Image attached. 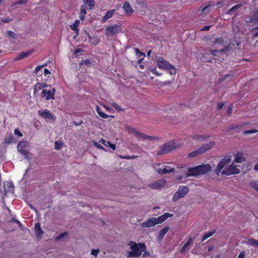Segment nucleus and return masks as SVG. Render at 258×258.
Returning <instances> with one entry per match:
<instances>
[{
  "mask_svg": "<svg viewBox=\"0 0 258 258\" xmlns=\"http://www.w3.org/2000/svg\"><path fill=\"white\" fill-rule=\"evenodd\" d=\"M169 227L165 226L162 229H161L158 234V239H162L165 236V235L167 233L169 230Z\"/></svg>",
  "mask_w": 258,
  "mask_h": 258,
  "instance_id": "bb28decb",
  "label": "nucleus"
},
{
  "mask_svg": "<svg viewBox=\"0 0 258 258\" xmlns=\"http://www.w3.org/2000/svg\"><path fill=\"white\" fill-rule=\"evenodd\" d=\"M33 51V50H30L27 51L21 52L15 59V60H18L23 59L28 57L29 55H30L32 52Z\"/></svg>",
  "mask_w": 258,
  "mask_h": 258,
  "instance_id": "6ab92c4d",
  "label": "nucleus"
},
{
  "mask_svg": "<svg viewBox=\"0 0 258 258\" xmlns=\"http://www.w3.org/2000/svg\"><path fill=\"white\" fill-rule=\"evenodd\" d=\"M157 172L159 174H161V175H162V174H164V173H163V169L162 168H158L157 169Z\"/></svg>",
  "mask_w": 258,
  "mask_h": 258,
  "instance_id": "69168bd1",
  "label": "nucleus"
},
{
  "mask_svg": "<svg viewBox=\"0 0 258 258\" xmlns=\"http://www.w3.org/2000/svg\"><path fill=\"white\" fill-rule=\"evenodd\" d=\"M79 24H80L79 20H76L75 21V22H74L73 24L70 25L71 29L72 30H73L74 31H75L76 33V34H77L76 36L74 37V39L76 38V37H77V36H78V35L79 34V29L78 28V27Z\"/></svg>",
  "mask_w": 258,
  "mask_h": 258,
  "instance_id": "4be33fe9",
  "label": "nucleus"
},
{
  "mask_svg": "<svg viewBox=\"0 0 258 258\" xmlns=\"http://www.w3.org/2000/svg\"><path fill=\"white\" fill-rule=\"evenodd\" d=\"M12 220L14 221L15 223H17L19 225H21V223L17 219H13Z\"/></svg>",
  "mask_w": 258,
  "mask_h": 258,
  "instance_id": "774afa93",
  "label": "nucleus"
},
{
  "mask_svg": "<svg viewBox=\"0 0 258 258\" xmlns=\"http://www.w3.org/2000/svg\"><path fill=\"white\" fill-rule=\"evenodd\" d=\"M215 145L214 141L210 142L208 143L203 144L202 146L199 147L197 150L190 152L188 154V157L190 158L196 157L199 155H201L206 152L207 151L212 149Z\"/></svg>",
  "mask_w": 258,
  "mask_h": 258,
  "instance_id": "7ed1b4c3",
  "label": "nucleus"
},
{
  "mask_svg": "<svg viewBox=\"0 0 258 258\" xmlns=\"http://www.w3.org/2000/svg\"><path fill=\"white\" fill-rule=\"evenodd\" d=\"M201 175L205 174L211 170V166L209 164H203L199 165Z\"/></svg>",
  "mask_w": 258,
  "mask_h": 258,
  "instance_id": "2eb2a0df",
  "label": "nucleus"
},
{
  "mask_svg": "<svg viewBox=\"0 0 258 258\" xmlns=\"http://www.w3.org/2000/svg\"><path fill=\"white\" fill-rule=\"evenodd\" d=\"M46 66V64H43V65H41V66H37L35 69V71H34V72L35 74H37L39 71L44 67Z\"/></svg>",
  "mask_w": 258,
  "mask_h": 258,
  "instance_id": "8fccbe9b",
  "label": "nucleus"
},
{
  "mask_svg": "<svg viewBox=\"0 0 258 258\" xmlns=\"http://www.w3.org/2000/svg\"><path fill=\"white\" fill-rule=\"evenodd\" d=\"M101 143H102L105 146H109L110 148H111L113 150H114L116 149L115 145L114 144H111L109 141H106L105 140H103L101 138L100 141Z\"/></svg>",
  "mask_w": 258,
  "mask_h": 258,
  "instance_id": "c756f323",
  "label": "nucleus"
},
{
  "mask_svg": "<svg viewBox=\"0 0 258 258\" xmlns=\"http://www.w3.org/2000/svg\"><path fill=\"white\" fill-rule=\"evenodd\" d=\"M83 1L85 5H86L89 7L90 10H92L94 9L95 6V0H83Z\"/></svg>",
  "mask_w": 258,
  "mask_h": 258,
  "instance_id": "cd10ccee",
  "label": "nucleus"
},
{
  "mask_svg": "<svg viewBox=\"0 0 258 258\" xmlns=\"http://www.w3.org/2000/svg\"><path fill=\"white\" fill-rule=\"evenodd\" d=\"M230 162V158H224L221 159V161L219 163L217 168L215 170V172L218 174L221 170L226 166L227 164H229Z\"/></svg>",
  "mask_w": 258,
  "mask_h": 258,
  "instance_id": "9d476101",
  "label": "nucleus"
},
{
  "mask_svg": "<svg viewBox=\"0 0 258 258\" xmlns=\"http://www.w3.org/2000/svg\"><path fill=\"white\" fill-rule=\"evenodd\" d=\"M115 12V10L108 11L105 13V16L102 18L101 22L103 23L107 21V20L111 18Z\"/></svg>",
  "mask_w": 258,
  "mask_h": 258,
  "instance_id": "aec40b11",
  "label": "nucleus"
},
{
  "mask_svg": "<svg viewBox=\"0 0 258 258\" xmlns=\"http://www.w3.org/2000/svg\"><path fill=\"white\" fill-rule=\"evenodd\" d=\"M245 255V252L244 251H241L238 256L237 258H244Z\"/></svg>",
  "mask_w": 258,
  "mask_h": 258,
  "instance_id": "13d9d810",
  "label": "nucleus"
},
{
  "mask_svg": "<svg viewBox=\"0 0 258 258\" xmlns=\"http://www.w3.org/2000/svg\"><path fill=\"white\" fill-rule=\"evenodd\" d=\"M166 183L164 179H159L149 184V186L152 189H160L164 187Z\"/></svg>",
  "mask_w": 258,
  "mask_h": 258,
  "instance_id": "1a4fd4ad",
  "label": "nucleus"
},
{
  "mask_svg": "<svg viewBox=\"0 0 258 258\" xmlns=\"http://www.w3.org/2000/svg\"><path fill=\"white\" fill-rule=\"evenodd\" d=\"M143 134V133L139 132L136 129L135 130V131L133 133V134L135 136H136L137 137H140L141 139H142V137Z\"/></svg>",
  "mask_w": 258,
  "mask_h": 258,
  "instance_id": "37998d69",
  "label": "nucleus"
},
{
  "mask_svg": "<svg viewBox=\"0 0 258 258\" xmlns=\"http://www.w3.org/2000/svg\"><path fill=\"white\" fill-rule=\"evenodd\" d=\"M173 216V214L168 213H165L163 214V215L159 216L157 218H155V222L156 223V224H161L163 222H164L167 218L169 217H172Z\"/></svg>",
  "mask_w": 258,
  "mask_h": 258,
  "instance_id": "4468645a",
  "label": "nucleus"
},
{
  "mask_svg": "<svg viewBox=\"0 0 258 258\" xmlns=\"http://www.w3.org/2000/svg\"><path fill=\"white\" fill-rule=\"evenodd\" d=\"M113 106L117 110H121V109L120 108V107L116 103H114L113 105Z\"/></svg>",
  "mask_w": 258,
  "mask_h": 258,
  "instance_id": "0e129e2a",
  "label": "nucleus"
},
{
  "mask_svg": "<svg viewBox=\"0 0 258 258\" xmlns=\"http://www.w3.org/2000/svg\"><path fill=\"white\" fill-rule=\"evenodd\" d=\"M175 170L174 168H171L170 166H166L165 168L163 169V173H164V174L173 172Z\"/></svg>",
  "mask_w": 258,
  "mask_h": 258,
  "instance_id": "473e14b6",
  "label": "nucleus"
},
{
  "mask_svg": "<svg viewBox=\"0 0 258 258\" xmlns=\"http://www.w3.org/2000/svg\"><path fill=\"white\" fill-rule=\"evenodd\" d=\"M192 240V237H188L187 240L185 242V243L182 246V247L180 250V253H182L187 251H188V249H187V248L189 246L190 243L191 242Z\"/></svg>",
  "mask_w": 258,
  "mask_h": 258,
  "instance_id": "412c9836",
  "label": "nucleus"
},
{
  "mask_svg": "<svg viewBox=\"0 0 258 258\" xmlns=\"http://www.w3.org/2000/svg\"><path fill=\"white\" fill-rule=\"evenodd\" d=\"M14 140V137L12 134H10L9 135L6 136L5 141V143L7 144H10L13 142Z\"/></svg>",
  "mask_w": 258,
  "mask_h": 258,
  "instance_id": "2f4dec72",
  "label": "nucleus"
},
{
  "mask_svg": "<svg viewBox=\"0 0 258 258\" xmlns=\"http://www.w3.org/2000/svg\"><path fill=\"white\" fill-rule=\"evenodd\" d=\"M47 85L45 83H37L35 84L34 87V93L37 92L39 90L47 87Z\"/></svg>",
  "mask_w": 258,
  "mask_h": 258,
  "instance_id": "393cba45",
  "label": "nucleus"
},
{
  "mask_svg": "<svg viewBox=\"0 0 258 258\" xmlns=\"http://www.w3.org/2000/svg\"><path fill=\"white\" fill-rule=\"evenodd\" d=\"M105 30L106 35L109 37L116 35L121 32L122 29L120 24H116L106 27Z\"/></svg>",
  "mask_w": 258,
  "mask_h": 258,
  "instance_id": "39448f33",
  "label": "nucleus"
},
{
  "mask_svg": "<svg viewBox=\"0 0 258 258\" xmlns=\"http://www.w3.org/2000/svg\"><path fill=\"white\" fill-rule=\"evenodd\" d=\"M248 244L250 245L258 246V240L254 239H249L248 240Z\"/></svg>",
  "mask_w": 258,
  "mask_h": 258,
  "instance_id": "4c0bfd02",
  "label": "nucleus"
},
{
  "mask_svg": "<svg viewBox=\"0 0 258 258\" xmlns=\"http://www.w3.org/2000/svg\"><path fill=\"white\" fill-rule=\"evenodd\" d=\"M123 9L124 11V13L128 16H131L134 12L133 8L131 7L128 2H126L124 3L123 5Z\"/></svg>",
  "mask_w": 258,
  "mask_h": 258,
  "instance_id": "dca6fc26",
  "label": "nucleus"
},
{
  "mask_svg": "<svg viewBox=\"0 0 258 258\" xmlns=\"http://www.w3.org/2000/svg\"><path fill=\"white\" fill-rule=\"evenodd\" d=\"M7 34L10 37H11L13 39L17 38L16 34L13 31H8L7 32Z\"/></svg>",
  "mask_w": 258,
  "mask_h": 258,
  "instance_id": "a19ab883",
  "label": "nucleus"
},
{
  "mask_svg": "<svg viewBox=\"0 0 258 258\" xmlns=\"http://www.w3.org/2000/svg\"><path fill=\"white\" fill-rule=\"evenodd\" d=\"M251 187L254 188L255 190L258 192V183L255 181H251L249 183Z\"/></svg>",
  "mask_w": 258,
  "mask_h": 258,
  "instance_id": "ea45409f",
  "label": "nucleus"
},
{
  "mask_svg": "<svg viewBox=\"0 0 258 258\" xmlns=\"http://www.w3.org/2000/svg\"><path fill=\"white\" fill-rule=\"evenodd\" d=\"M239 172L240 170L236 167V166L234 164H232L228 168L224 169L222 173L224 175H230L232 174H237Z\"/></svg>",
  "mask_w": 258,
  "mask_h": 258,
  "instance_id": "0eeeda50",
  "label": "nucleus"
},
{
  "mask_svg": "<svg viewBox=\"0 0 258 258\" xmlns=\"http://www.w3.org/2000/svg\"><path fill=\"white\" fill-rule=\"evenodd\" d=\"M199 169V165L196 166L192 168H187V172L186 173V177H189L191 176H198L201 175Z\"/></svg>",
  "mask_w": 258,
  "mask_h": 258,
  "instance_id": "f8f14e48",
  "label": "nucleus"
},
{
  "mask_svg": "<svg viewBox=\"0 0 258 258\" xmlns=\"http://www.w3.org/2000/svg\"><path fill=\"white\" fill-rule=\"evenodd\" d=\"M155 221V218H149L146 221L142 223L141 226L143 228L154 227L156 225Z\"/></svg>",
  "mask_w": 258,
  "mask_h": 258,
  "instance_id": "ddd939ff",
  "label": "nucleus"
},
{
  "mask_svg": "<svg viewBox=\"0 0 258 258\" xmlns=\"http://www.w3.org/2000/svg\"><path fill=\"white\" fill-rule=\"evenodd\" d=\"M155 59L159 69L168 71L171 75H175L176 74V68L169 63L163 57L160 56H156Z\"/></svg>",
  "mask_w": 258,
  "mask_h": 258,
  "instance_id": "f03ea898",
  "label": "nucleus"
},
{
  "mask_svg": "<svg viewBox=\"0 0 258 258\" xmlns=\"http://www.w3.org/2000/svg\"><path fill=\"white\" fill-rule=\"evenodd\" d=\"M189 189L187 186H179L177 191L174 195L172 200L176 201L179 199L183 198L189 191Z\"/></svg>",
  "mask_w": 258,
  "mask_h": 258,
  "instance_id": "423d86ee",
  "label": "nucleus"
},
{
  "mask_svg": "<svg viewBox=\"0 0 258 258\" xmlns=\"http://www.w3.org/2000/svg\"><path fill=\"white\" fill-rule=\"evenodd\" d=\"M55 93V88H52L50 90L43 89L41 93V96L42 98L45 97L46 100H48L49 99H54Z\"/></svg>",
  "mask_w": 258,
  "mask_h": 258,
  "instance_id": "6e6552de",
  "label": "nucleus"
},
{
  "mask_svg": "<svg viewBox=\"0 0 258 258\" xmlns=\"http://www.w3.org/2000/svg\"><path fill=\"white\" fill-rule=\"evenodd\" d=\"M151 71L155 75L158 76V74L157 73V70L156 68H154L152 69H151Z\"/></svg>",
  "mask_w": 258,
  "mask_h": 258,
  "instance_id": "052dcab7",
  "label": "nucleus"
},
{
  "mask_svg": "<svg viewBox=\"0 0 258 258\" xmlns=\"http://www.w3.org/2000/svg\"><path fill=\"white\" fill-rule=\"evenodd\" d=\"M219 53V51L217 50H211V53L213 56H217L218 53Z\"/></svg>",
  "mask_w": 258,
  "mask_h": 258,
  "instance_id": "6e6d98bb",
  "label": "nucleus"
},
{
  "mask_svg": "<svg viewBox=\"0 0 258 258\" xmlns=\"http://www.w3.org/2000/svg\"><path fill=\"white\" fill-rule=\"evenodd\" d=\"M38 113L39 115L43 117L44 119H53V115L51 112L47 109H45L43 111H39Z\"/></svg>",
  "mask_w": 258,
  "mask_h": 258,
  "instance_id": "f3484780",
  "label": "nucleus"
},
{
  "mask_svg": "<svg viewBox=\"0 0 258 258\" xmlns=\"http://www.w3.org/2000/svg\"><path fill=\"white\" fill-rule=\"evenodd\" d=\"M135 51L136 52V54L138 57H140L142 55H144V53L141 52L138 48L135 49Z\"/></svg>",
  "mask_w": 258,
  "mask_h": 258,
  "instance_id": "864d4df0",
  "label": "nucleus"
},
{
  "mask_svg": "<svg viewBox=\"0 0 258 258\" xmlns=\"http://www.w3.org/2000/svg\"><path fill=\"white\" fill-rule=\"evenodd\" d=\"M120 157L121 159H133L137 158V156H120Z\"/></svg>",
  "mask_w": 258,
  "mask_h": 258,
  "instance_id": "a18cd8bd",
  "label": "nucleus"
},
{
  "mask_svg": "<svg viewBox=\"0 0 258 258\" xmlns=\"http://www.w3.org/2000/svg\"><path fill=\"white\" fill-rule=\"evenodd\" d=\"M87 6L86 5H83L81 7V10L80 13V19L81 20H84L85 19L86 15L87 14Z\"/></svg>",
  "mask_w": 258,
  "mask_h": 258,
  "instance_id": "b1692460",
  "label": "nucleus"
},
{
  "mask_svg": "<svg viewBox=\"0 0 258 258\" xmlns=\"http://www.w3.org/2000/svg\"><path fill=\"white\" fill-rule=\"evenodd\" d=\"M210 26H205L203 28L201 29V31H208L210 28Z\"/></svg>",
  "mask_w": 258,
  "mask_h": 258,
  "instance_id": "e2e57ef3",
  "label": "nucleus"
},
{
  "mask_svg": "<svg viewBox=\"0 0 258 258\" xmlns=\"http://www.w3.org/2000/svg\"><path fill=\"white\" fill-rule=\"evenodd\" d=\"M28 145L27 142L26 141H21L18 145L17 149L19 152H20L22 154L28 156L29 154V152L27 150H25V148L27 147Z\"/></svg>",
  "mask_w": 258,
  "mask_h": 258,
  "instance_id": "9b49d317",
  "label": "nucleus"
},
{
  "mask_svg": "<svg viewBox=\"0 0 258 258\" xmlns=\"http://www.w3.org/2000/svg\"><path fill=\"white\" fill-rule=\"evenodd\" d=\"M126 130L128 132H130L131 133H133L135 131L136 128H134V127H130V126H128V127H126Z\"/></svg>",
  "mask_w": 258,
  "mask_h": 258,
  "instance_id": "4d7b16f0",
  "label": "nucleus"
},
{
  "mask_svg": "<svg viewBox=\"0 0 258 258\" xmlns=\"http://www.w3.org/2000/svg\"><path fill=\"white\" fill-rule=\"evenodd\" d=\"M96 110L98 115L102 118H107L109 116V115L105 113L98 106H96Z\"/></svg>",
  "mask_w": 258,
  "mask_h": 258,
  "instance_id": "7c9ffc66",
  "label": "nucleus"
},
{
  "mask_svg": "<svg viewBox=\"0 0 258 258\" xmlns=\"http://www.w3.org/2000/svg\"><path fill=\"white\" fill-rule=\"evenodd\" d=\"M35 231L37 237H41L42 236L43 231L41 229L40 224L39 223L35 224Z\"/></svg>",
  "mask_w": 258,
  "mask_h": 258,
  "instance_id": "5701e85b",
  "label": "nucleus"
},
{
  "mask_svg": "<svg viewBox=\"0 0 258 258\" xmlns=\"http://www.w3.org/2000/svg\"><path fill=\"white\" fill-rule=\"evenodd\" d=\"M99 252L98 249H92L91 251V254L96 257Z\"/></svg>",
  "mask_w": 258,
  "mask_h": 258,
  "instance_id": "603ef678",
  "label": "nucleus"
},
{
  "mask_svg": "<svg viewBox=\"0 0 258 258\" xmlns=\"http://www.w3.org/2000/svg\"><path fill=\"white\" fill-rule=\"evenodd\" d=\"M243 154L241 152H237L235 155V162L236 163H241L245 160L244 157L242 156Z\"/></svg>",
  "mask_w": 258,
  "mask_h": 258,
  "instance_id": "a878e982",
  "label": "nucleus"
},
{
  "mask_svg": "<svg viewBox=\"0 0 258 258\" xmlns=\"http://www.w3.org/2000/svg\"><path fill=\"white\" fill-rule=\"evenodd\" d=\"M224 105V103L223 102L218 103V106H217L218 109L220 110V109H222Z\"/></svg>",
  "mask_w": 258,
  "mask_h": 258,
  "instance_id": "5fc2aeb1",
  "label": "nucleus"
},
{
  "mask_svg": "<svg viewBox=\"0 0 258 258\" xmlns=\"http://www.w3.org/2000/svg\"><path fill=\"white\" fill-rule=\"evenodd\" d=\"M216 232V230H214L208 232L203 235V236L201 239L202 242H204L207 238L210 237L213 235Z\"/></svg>",
  "mask_w": 258,
  "mask_h": 258,
  "instance_id": "c85d7f7f",
  "label": "nucleus"
},
{
  "mask_svg": "<svg viewBox=\"0 0 258 258\" xmlns=\"http://www.w3.org/2000/svg\"><path fill=\"white\" fill-rule=\"evenodd\" d=\"M44 75L45 76L50 74V71L48 69H45L44 70Z\"/></svg>",
  "mask_w": 258,
  "mask_h": 258,
  "instance_id": "338daca9",
  "label": "nucleus"
},
{
  "mask_svg": "<svg viewBox=\"0 0 258 258\" xmlns=\"http://www.w3.org/2000/svg\"><path fill=\"white\" fill-rule=\"evenodd\" d=\"M232 108H233V105L232 104H230L228 105V109L227 110V114L228 115H230V114L232 113Z\"/></svg>",
  "mask_w": 258,
  "mask_h": 258,
  "instance_id": "de8ad7c7",
  "label": "nucleus"
},
{
  "mask_svg": "<svg viewBox=\"0 0 258 258\" xmlns=\"http://www.w3.org/2000/svg\"><path fill=\"white\" fill-rule=\"evenodd\" d=\"M250 22L253 24L258 23V10L256 13H254L250 18Z\"/></svg>",
  "mask_w": 258,
  "mask_h": 258,
  "instance_id": "72a5a7b5",
  "label": "nucleus"
},
{
  "mask_svg": "<svg viewBox=\"0 0 258 258\" xmlns=\"http://www.w3.org/2000/svg\"><path fill=\"white\" fill-rule=\"evenodd\" d=\"M241 7V4L236 5L232 7L230 9H229L228 11L227 14H229V15L231 14L232 12H233L234 11L238 10Z\"/></svg>",
  "mask_w": 258,
  "mask_h": 258,
  "instance_id": "f704fd0d",
  "label": "nucleus"
},
{
  "mask_svg": "<svg viewBox=\"0 0 258 258\" xmlns=\"http://www.w3.org/2000/svg\"><path fill=\"white\" fill-rule=\"evenodd\" d=\"M94 145L98 149H101V150H105V148L102 146V145L99 144L97 142H94Z\"/></svg>",
  "mask_w": 258,
  "mask_h": 258,
  "instance_id": "09e8293b",
  "label": "nucleus"
},
{
  "mask_svg": "<svg viewBox=\"0 0 258 258\" xmlns=\"http://www.w3.org/2000/svg\"><path fill=\"white\" fill-rule=\"evenodd\" d=\"M68 235V232H64L59 234L56 238L55 240H59L60 239L63 238L64 236Z\"/></svg>",
  "mask_w": 258,
  "mask_h": 258,
  "instance_id": "79ce46f5",
  "label": "nucleus"
},
{
  "mask_svg": "<svg viewBox=\"0 0 258 258\" xmlns=\"http://www.w3.org/2000/svg\"><path fill=\"white\" fill-rule=\"evenodd\" d=\"M179 146L180 145H176L174 141H171L164 144L159 150L156 151V154L159 156L168 153Z\"/></svg>",
  "mask_w": 258,
  "mask_h": 258,
  "instance_id": "20e7f679",
  "label": "nucleus"
},
{
  "mask_svg": "<svg viewBox=\"0 0 258 258\" xmlns=\"http://www.w3.org/2000/svg\"><path fill=\"white\" fill-rule=\"evenodd\" d=\"M14 134L16 136H17L18 137H22L23 136L22 133L19 131L18 128H16L14 130Z\"/></svg>",
  "mask_w": 258,
  "mask_h": 258,
  "instance_id": "49530a36",
  "label": "nucleus"
},
{
  "mask_svg": "<svg viewBox=\"0 0 258 258\" xmlns=\"http://www.w3.org/2000/svg\"><path fill=\"white\" fill-rule=\"evenodd\" d=\"M254 30L256 31H255L254 33L253 34V37H256L258 36V26L255 27L254 28Z\"/></svg>",
  "mask_w": 258,
  "mask_h": 258,
  "instance_id": "680f3d73",
  "label": "nucleus"
},
{
  "mask_svg": "<svg viewBox=\"0 0 258 258\" xmlns=\"http://www.w3.org/2000/svg\"><path fill=\"white\" fill-rule=\"evenodd\" d=\"M248 122H243L241 124H230L227 128V131H230L235 129L241 128L244 126L249 124Z\"/></svg>",
  "mask_w": 258,
  "mask_h": 258,
  "instance_id": "a211bd4d",
  "label": "nucleus"
},
{
  "mask_svg": "<svg viewBox=\"0 0 258 258\" xmlns=\"http://www.w3.org/2000/svg\"><path fill=\"white\" fill-rule=\"evenodd\" d=\"M142 139L146 140H153L157 139V137L154 136H150L146 134H143Z\"/></svg>",
  "mask_w": 258,
  "mask_h": 258,
  "instance_id": "c9c22d12",
  "label": "nucleus"
},
{
  "mask_svg": "<svg viewBox=\"0 0 258 258\" xmlns=\"http://www.w3.org/2000/svg\"><path fill=\"white\" fill-rule=\"evenodd\" d=\"M257 132H258V130H255V129H253V130H251L245 131L243 132V134L244 135H249V134L256 133Z\"/></svg>",
  "mask_w": 258,
  "mask_h": 258,
  "instance_id": "58836bf2",
  "label": "nucleus"
},
{
  "mask_svg": "<svg viewBox=\"0 0 258 258\" xmlns=\"http://www.w3.org/2000/svg\"><path fill=\"white\" fill-rule=\"evenodd\" d=\"M27 3V0H19L15 3L16 5H24Z\"/></svg>",
  "mask_w": 258,
  "mask_h": 258,
  "instance_id": "3c124183",
  "label": "nucleus"
},
{
  "mask_svg": "<svg viewBox=\"0 0 258 258\" xmlns=\"http://www.w3.org/2000/svg\"><path fill=\"white\" fill-rule=\"evenodd\" d=\"M83 51V50L82 48H76L74 51V54H78L80 52H82Z\"/></svg>",
  "mask_w": 258,
  "mask_h": 258,
  "instance_id": "bf43d9fd",
  "label": "nucleus"
},
{
  "mask_svg": "<svg viewBox=\"0 0 258 258\" xmlns=\"http://www.w3.org/2000/svg\"><path fill=\"white\" fill-rule=\"evenodd\" d=\"M63 146V143L61 141H57L54 143V148L56 150H60Z\"/></svg>",
  "mask_w": 258,
  "mask_h": 258,
  "instance_id": "e433bc0d",
  "label": "nucleus"
},
{
  "mask_svg": "<svg viewBox=\"0 0 258 258\" xmlns=\"http://www.w3.org/2000/svg\"><path fill=\"white\" fill-rule=\"evenodd\" d=\"M192 139L196 140L197 141H203V140H205L204 137L203 136H198V135L194 136L192 137Z\"/></svg>",
  "mask_w": 258,
  "mask_h": 258,
  "instance_id": "c03bdc74",
  "label": "nucleus"
},
{
  "mask_svg": "<svg viewBox=\"0 0 258 258\" xmlns=\"http://www.w3.org/2000/svg\"><path fill=\"white\" fill-rule=\"evenodd\" d=\"M132 250L127 252V257H140L142 252H146V247L144 243L137 244L134 241H130L128 243Z\"/></svg>",
  "mask_w": 258,
  "mask_h": 258,
  "instance_id": "f257e3e1",
  "label": "nucleus"
}]
</instances>
